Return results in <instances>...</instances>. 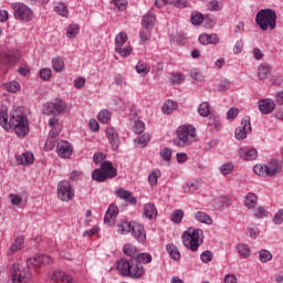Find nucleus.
Segmentation results:
<instances>
[{"mask_svg": "<svg viewBox=\"0 0 283 283\" xmlns=\"http://www.w3.org/2000/svg\"><path fill=\"white\" fill-rule=\"evenodd\" d=\"M0 125L6 132L13 129L18 138H25L30 134V124L28 115L23 113V108H15L8 114V108L2 106L0 108Z\"/></svg>", "mask_w": 283, "mask_h": 283, "instance_id": "nucleus-1", "label": "nucleus"}, {"mask_svg": "<svg viewBox=\"0 0 283 283\" xmlns=\"http://www.w3.org/2000/svg\"><path fill=\"white\" fill-rule=\"evenodd\" d=\"M117 271H119L120 275L124 277H132L133 280H138L145 274V268H143V264L136 262L134 259L130 261L120 259L117 262Z\"/></svg>", "mask_w": 283, "mask_h": 283, "instance_id": "nucleus-2", "label": "nucleus"}, {"mask_svg": "<svg viewBox=\"0 0 283 283\" xmlns=\"http://www.w3.org/2000/svg\"><path fill=\"white\" fill-rule=\"evenodd\" d=\"M117 229L122 235H127V233H132L133 238L140 242L142 244L145 243L147 240V234L145 233V228L137 222L122 220L117 224Z\"/></svg>", "mask_w": 283, "mask_h": 283, "instance_id": "nucleus-3", "label": "nucleus"}, {"mask_svg": "<svg viewBox=\"0 0 283 283\" xmlns=\"http://www.w3.org/2000/svg\"><path fill=\"white\" fill-rule=\"evenodd\" d=\"M181 240L186 249H189V251L196 252L198 251V249H200V244H202L203 242L202 230L189 228L181 235Z\"/></svg>", "mask_w": 283, "mask_h": 283, "instance_id": "nucleus-4", "label": "nucleus"}, {"mask_svg": "<svg viewBox=\"0 0 283 283\" xmlns=\"http://www.w3.org/2000/svg\"><path fill=\"white\" fill-rule=\"evenodd\" d=\"M277 14L273 9H262L256 13V25L263 31L275 30Z\"/></svg>", "mask_w": 283, "mask_h": 283, "instance_id": "nucleus-5", "label": "nucleus"}, {"mask_svg": "<svg viewBox=\"0 0 283 283\" xmlns=\"http://www.w3.org/2000/svg\"><path fill=\"white\" fill-rule=\"evenodd\" d=\"M32 280V273L30 272V268L13 263L10 269V283H30Z\"/></svg>", "mask_w": 283, "mask_h": 283, "instance_id": "nucleus-6", "label": "nucleus"}, {"mask_svg": "<svg viewBox=\"0 0 283 283\" xmlns=\"http://www.w3.org/2000/svg\"><path fill=\"white\" fill-rule=\"evenodd\" d=\"M117 170L114 168L112 161H104L101 165V168H96L92 172V178L95 182H105L109 178H116Z\"/></svg>", "mask_w": 283, "mask_h": 283, "instance_id": "nucleus-7", "label": "nucleus"}, {"mask_svg": "<svg viewBox=\"0 0 283 283\" xmlns=\"http://www.w3.org/2000/svg\"><path fill=\"white\" fill-rule=\"evenodd\" d=\"M71 109V103H66L61 98H55L54 102L46 103L43 106V114H46V116H50L51 114H54L55 116H61L63 114H67V112H70Z\"/></svg>", "mask_w": 283, "mask_h": 283, "instance_id": "nucleus-8", "label": "nucleus"}, {"mask_svg": "<svg viewBox=\"0 0 283 283\" xmlns=\"http://www.w3.org/2000/svg\"><path fill=\"white\" fill-rule=\"evenodd\" d=\"M196 142V127L184 125L178 128V147H189Z\"/></svg>", "mask_w": 283, "mask_h": 283, "instance_id": "nucleus-9", "label": "nucleus"}, {"mask_svg": "<svg viewBox=\"0 0 283 283\" xmlns=\"http://www.w3.org/2000/svg\"><path fill=\"white\" fill-rule=\"evenodd\" d=\"M11 8L13 10V17L17 19V21H24L28 23L34 19V12H32V9L25 3L15 2L11 4Z\"/></svg>", "mask_w": 283, "mask_h": 283, "instance_id": "nucleus-10", "label": "nucleus"}, {"mask_svg": "<svg viewBox=\"0 0 283 283\" xmlns=\"http://www.w3.org/2000/svg\"><path fill=\"white\" fill-rule=\"evenodd\" d=\"M57 198L62 200V202H70L74 198V188H72V184L67 180H62L57 184Z\"/></svg>", "mask_w": 283, "mask_h": 283, "instance_id": "nucleus-11", "label": "nucleus"}, {"mask_svg": "<svg viewBox=\"0 0 283 283\" xmlns=\"http://www.w3.org/2000/svg\"><path fill=\"white\" fill-rule=\"evenodd\" d=\"M50 280L52 283H73L74 282L72 274L63 270H54L50 275Z\"/></svg>", "mask_w": 283, "mask_h": 283, "instance_id": "nucleus-12", "label": "nucleus"}, {"mask_svg": "<svg viewBox=\"0 0 283 283\" xmlns=\"http://www.w3.org/2000/svg\"><path fill=\"white\" fill-rule=\"evenodd\" d=\"M249 132H251V117L245 116L241 122V126L235 129L237 140H244Z\"/></svg>", "mask_w": 283, "mask_h": 283, "instance_id": "nucleus-13", "label": "nucleus"}, {"mask_svg": "<svg viewBox=\"0 0 283 283\" xmlns=\"http://www.w3.org/2000/svg\"><path fill=\"white\" fill-rule=\"evenodd\" d=\"M106 138L108 139L111 149H113V151H116L118 147H120V138L118 137L116 128L108 126L106 128Z\"/></svg>", "mask_w": 283, "mask_h": 283, "instance_id": "nucleus-14", "label": "nucleus"}, {"mask_svg": "<svg viewBox=\"0 0 283 283\" xmlns=\"http://www.w3.org/2000/svg\"><path fill=\"white\" fill-rule=\"evenodd\" d=\"M56 151L60 158L67 159L72 156V151H73L72 145L70 144V142L62 140L57 144Z\"/></svg>", "mask_w": 283, "mask_h": 283, "instance_id": "nucleus-15", "label": "nucleus"}, {"mask_svg": "<svg viewBox=\"0 0 283 283\" xmlns=\"http://www.w3.org/2000/svg\"><path fill=\"white\" fill-rule=\"evenodd\" d=\"M199 43H201V45H218V43H220V38H218V34L216 33H201L199 35Z\"/></svg>", "mask_w": 283, "mask_h": 283, "instance_id": "nucleus-16", "label": "nucleus"}, {"mask_svg": "<svg viewBox=\"0 0 283 283\" xmlns=\"http://www.w3.org/2000/svg\"><path fill=\"white\" fill-rule=\"evenodd\" d=\"M15 160L18 165L28 167V165H32L34 163V154L30 151L22 153L21 155L15 156Z\"/></svg>", "mask_w": 283, "mask_h": 283, "instance_id": "nucleus-17", "label": "nucleus"}, {"mask_svg": "<svg viewBox=\"0 0 283 283\" xmlns=\"http://www.w3.org/2000/svg\"><path fill=\"white\" fill-rule=\"evenodd\" d=\"M115 196H117V198H120V200H125V202H129V205H136L137 202L134 195L129 192V190H125L123 188L115 190Z\"/></svg>", "mask_w": 283, "mask_h": 283, "instance_id": "nucleus-18", "label": "nucleus"}, {"mask_svg": "<svg viewBox=\"0 0 283 283\" xmlns=\"http://www.w3.org/2000/svg\"><path fill=\"white\" fill-rule=\"evenodd\" d=\"M25 247V239L23 237H18L14 242L9 247L7 255H14L18 251H21Z\"/></svg>", "mask_w": 283, "mask_h": 283, "instance_id": "nucleus-19", "label": "nucleus"}, {"mask_svg": "<svg viewBox=\"0 0 283 283\" xmlns=\"http://www.w3.org/2000/svg\"><path fill=\"white\" fill-rule=\"evenodd\" d=\"M239 156L243 160H255L258 158V150L254 148H240Z\"/></svg>", "mask_w": 283, "mask_h": 283, "instance_id": "nucleus-20", "label": "nucleus"}, {"mask_svg": "<svg viewBox=\"0 0 283 283\" xmlns=\"http://www.w3.org/2000/svg\"><path fill=\"white\" fill-rule=\"evenodd\" d=\"M259 109L262 114H271L275 109V102L272 99H261L259 102Z\"/></svg>", "mask_w": 283, "mask_h": 283, "instance_id": "nucleus-21", "label": "nucleus"}, {"mask_svg": "<svg viewBox=\"0 0 283 283\" xmlns=\"http://www.w3.org/2000/svg\"><path fill=\"white\" fill-rule=\"evenodd\" d=\"M280 163L277 160H272L265 164V176H276V174H280Z\"/></svg>", "mask_w": 283, "mask_h": 283, "instance_id": "nucleus-22", "label": "nucleus"}, {"mask_svg": "<svg viewBox=\"0 0 283 283\" xmlns=\"http://www.w3.org/2000/svg\"><path fill=\"white\" fill-rule=\"evenodd\" d=\"M155 23L156 15H154L153 13H146L142 20V28H144L145 30H154Z\"/></svg>", "mask_w": 283, "mask_h": 283, "instance_id": "nucleus-23", "label": "nucleus"}, {"mask_svg": "<svg viewBox=\"0 0 283 283\" xmlns=\"http://www.w3.org/2000/svg\"><path fill=\"white\" fill-rule=\"evenodd\" d=\"M144 216L148 218V220H154L158 216V210L156 209V205L146 203L144 206Z\"/></svg>", "mask_w": 283, "mask_h": 283, "instance_id": "nucleus-24", "label": "nucleus"}, {"mask_svg": "<svg viewBox=\"0 0 283 283\" xmlns=\"http://www.w3.org/2000/svg\"><path fill=\"white\" fill-rule=\"evenodd\" d=\"M116 54H119V56H123L124 59H127V56L132 55V52H134V48H132V44L127 43L123 46L115 48Z\"/></svg>", "mask_w": 283, "mask_h": 283, "instance_id": "nucleus-25", "label": "nucleus"}, {"mask_svg": "<svg viewBox=\"0 0 283 283\" xmlns=\"http://www.w3.org/2000/svg\"><path fill=\"white\" fill-rule=\"evenodd\" d=\"M270 72H271V65L266 63L259 65V71H258L259 81H266V78H269Z\"/></svg>", "mask_w": 283, "mask_h": 283, "instance_id": "nucleus-26", "label": "nucleus"}, {"mask_svg": "<svg viewBox=\"0 0 283 283\" xmlns=\"http://www.w3.org/2000/svg\"><path fill=\"white\" fill-rule=\"evenodd\" d=\"M116 216H118V207H116V205H111L104 217V222L109 224V222H112L113 218H116Z\"/></svg>", "mask_w": 283, "mask_h": 283, "instance_id": "nucleus-27", "label": "nucleus"}, {"mask_svg": "<svg viewBox=\"0 0 283 283\" xmlns=\"http://www.w3.org/2000/svg\"><path fill=\"white\" fill-rule=\"evenodd\" d=\"M200 189L198 181H186L182 185V190L185 193H196Z\"/></svg>", "mask_w": 283, "mask_h": 283, "instance_id": "nucleus-28", "label": "nucleus"}, {"mask_svg": "<svg viewBox=\"0 0 283 283\" xmlns=\"http://www.w3.org/2000/svg\"><path fill=\"white\" fill-rule=\"evenodd\" d=\"M245 207L248 209H255L258 207V196L253 192H249L245 196Z\"/></svg>", "mask_w": 283, "mask_h": 283, "instance_id": "nucleus-29", "label": "nucleus"}, {"mask_svg": "<svg viewBox=\"0 0 283 283\" xmlns=\"http://www.w3.org/2000/svg\"><path fill=\"white\" fill-rule=\"evenodd\" d=\"M137 74L145 76L148 72H151V67L145 61H139L135 66Z\"/></svg>", "mask_w": 283, "mask_h": 283, "instance_id": "nucleus-30", "label": "nucleus"}, {"mask_svg": "<svg viewBox=\"0 0 283 283\" xmlns=\"http://www.w3.org/2000/svg\"><path fill=\"white\" fill-rule=\"evenodd\" d=\"M54 12H56V14H59L60 17H67V14L70 13L65 3L63 2H56L54 3L53 7Z\"/></svg>", "mask_w": 283, "mask_h": 283, "instance_id": "nucleus-31", "label": "nucleus"}, {"mask_svg": "<svg viewBox=\"0 0 283 283\" xmlns=\"http://www.w3.org/2000/svg\"><path fill=\"white\" fill-rule=\"evenodd\" d=\"M52 67L54 72H63L65 70V62L63 57L56 56L52 59Z\"/></svg>", "mask_w": 283, "mask_h": 283, "instance_id": "nucleus-32", "label": "nucleus"}, {"mask_svg": "<svg viewBox=\"0 0 283 283\" xmlns=\"http://www.w3.org/2000/svg\"><path fill=\"white\" fill-rule=\"evenodd\" d=\"M123 45H127V33L125 31H120L115 36V48H123Z\"/></svg>", "mask_w": 283, "mask_h": 283, "instance_id": "nucleus-33", "label": "nucleus"}, {"mask_svg": "<svg viewBox=\"0 0 283 283\" xmlns=\"http://www.w3.org/2000/svg\"><path fill=\"white\" fill-rule=\"evenodd\" d=\"M123 252L125 255H128L129 258H133V260H136V256L138 255V250L133 244H125L123 247Z\"/></svg>", "mask_w": 283, "mask_h": 283, "instance_id": "nucleus-34", "label": "nucleus"}, {"mask_svg": "<svg viewBox=\"0 0 283 283\" xmlns=\"http://www.w3.org/2000/svg\"><path fill=\"white\" fill-rule=\"evenodd\" d=\"M190 21L192 25H202V23H205V14L198 11L192 12L190 15Z\"/></svg>", "mask_w": 283, "mask_h": 283, "instance_id": "nucleus-35", "label": "nucleus"}, {"mask_svg": "<svg viewBox=\"0 0 283 283\" xmlns=\"http://www.w3.org/2000/svg\"><path fill=\"white\" fill-rule=\"evenodd\" d=\"M14 63V56L10 53H0V65L4 67Z\"/></svg>", "mask_w": 283, "mask_h": 283, "instance_id": "nucleus-36", "label": "nucleus"}, {"mask_svg": "<svg viewBox=\"0 0 283 283\" xmlns=\"http://www.w3.org/2000/svg\"><path fill=\"white\" fill-rule=\"evenodd\" d=\"M3 87L4 90H7V92H11V94H17V92L21 90V84H19V82L17 81H11L9 83H4Z\"/></svg>", "mask_w": 283, "mask_h": 283, "instance_id": "nucleus-37", "label": "nucleus"}, {"mask_svg": "<svg viewBox=\"0 0 283 283\" xmlns=\"http://www.w3.org/2000/svg\"><path fill=\"white\" fill-rule=\"evenodd\" d=\"M149 140H151V135H149L148 133H145L144 135L135 138L134 143L135 145H139L140 147H146Z\"/></svg>", "mask_w": 283, "mask_h": 283, "instance_id": "nucleus-38", "label": "nucleus"}, {"mask_svg": "<svg viewBox=\"0 0 283 283\" xmlns=\"http://www.w3.org/2000/svg\"><path fill=\"white\" fill-rule=\"evenodd\" d=\"M196 220H198V222H202L203 224H212L213 222L211 217L202 211L196 213Z\"/></svg>", "mask_w": 283, "mask_h": 283, "instance_id": "nucleus-39", "label": "nucleus"}, {"mask_svg": "<svg viewBox=\"0 0 283 283\" xmlns=\"http://www.w3.org/2000/svg\"><path fill=\"white\" fill-rule=\"evenodd\" d=\"M151 36V29H145L139 32V43L140 45H145L147 41H149V38Z\"/></svg>", "mask_w": 283, "mask_h": 283, "instance_id": "nucleus-40", "label": "nucleus"}, {"mask_svg": "<svg viewBox=\"0 0 283 283\" xmlns=\"http://www.w3.org/2000/svg\"><path fill=\"white\" fill-rule=\"evenodd\" d=\"M166 251L170 255L171 260H178V247L174 243H168L166 245Z\"/></svg>", "mask_w": 283, "mask_h": 283, "instance_id": "nucleus-41", "label": "nucleus"}, {"mask_svg": "<svg viewBox=\"0 0 283 283\" xmlns=\"http://www.w3.org/2000/svg\"><path fill=\"white\" fill-rule=\"evenodd\" d=\"M207 8L210 10V12H220V10L223 8V4L218 0H211L208 2Z\"/></svg>", "mask_w": 283, "mask_h": 283, "instance_id": "nucleus-42", "label": "nucleus"}, {"mask_svg": "<svg viewBox=\"0 0 283 283\" xmlns=\"http://www.w3.org/2000/svg\"><path fill=\"white\" fill-rule=\"evenodd\" d=\"M137 264H149L151 262V254L149 253H140L134 259Z\"/></svg>", "mask_w": 283, "mask_h": 283, "instance_id": "nucleus-43", "label": "nucleus"}, {"mask_svg": "<svg viewBox=\"0 0 283 283\" xmlns=\"http://www.w3.org/2000/svg\"><path fill=\"white\" fill-rule=\"evenodd\" d=\"M211 105H209V102H203L198 107L199 116L207 117L210 114Z\"/></svg>", "mask_w": 283, "mask_h": 283, "instance_id": "nucleus-44", "label": "nucleus"}, {"mask_svg": "<svg viewBox=\"0 0 283 283\" xmlns=\"http://www.w3.org/2000/svg\"><path fill=\"white\" fill-rule=\"evenodd\" d=\"M97 118L99 123H103V125H107L112 118V114L107 109H103L98 113Z\"/></svg>", "mask_w": 283, "mask_h": 283, "instance_id": "nucleus-45", "label": "nucleus"}, {"mask_svg": "<svg viewBox=\"0 0 283 283\" xmlns=\"http://www.w3.org/2000/svg\"><path fill=\"white\" fill-rule=\"evenodd\" d=\"M237 249L241 258H249L251 255V248L244 243H239Z\"/></svg>", "mask_w": 283, "mask_h": 283, "instance_id": "nucleus-46", "label": "nucleus"}, {"mask_svg": "<svg viewBox=\"0 0 283 283\" xmlns=\"http://www.w3.org/2000/svg\"><path fill=\"white\" fill-rule=\"evenodd\" d=\"M78 32H80L78 24H71L66 30V36L69 39H76Z\"/></svg>", "mask_w": 283, "mask_h": 283, "instance_id": "nucleus-47", "label": "nucleus"}, {"mask_svg": "<svg viewBox=\"0 0 283 283\" xmlns=\"http://www.w3.org/2000/svg\"><path fill=\"white\" fill-rule=\"evenodd\" d=\"M27 264H28V269H30V266H41V259L39 254H34L33 256L29 258L27 260Z\"/></svg>", "mask_w": 283, "mask_h": 283, "instance_id": "nucleus-48", "label": "nucleus"}, {"mask_svg": "<svg viewBox=\"0 0 283 283\" xmlns=\"http://www.w3.org/2000/svg\"><path fill=\"white\" fill-rule=\"evenodd\" d=\"M176 109V102L168 99L164 105H163V112L164 114H171Z\"/></svg>", "mask_w": 283, "mask_h": 283, "instance_id": "nucleus-49", "label": "nucleus"}, {"mask_svg": "<svg viewBox=\"0 0 283 283\" xmlns=\"http://www.w3.org/2000/svg\"><path fill=\"white\" fill-rule=\"evenodd\" d=\"M219 171L222 176H229L233 171V164L227 163L223 164L220 168Z\"/></svg>", "mask_w": 283, "mask_h": 283, "instance_id": "nucleus-50", "label": "nucleus"}, {"mask_svg": "<svg viewBox=\"0 0 283 283\" xmlns=\"http://www.w3.org/2000/svg\"><path fill=\"white\" fill-rule=\"evenodd\" d=\"M40 78H42V81H50V78H52V69L50 67H45V69H41L39 72Z\"/></svg>", "mask_w": 283, "mask_h": 283, "instance_id": "nucleus-51", "label": "nucleus"}, {"mask_svg": "<svg viewBox=\"0 0 283 283\" xmlns=\"http://www.w3.org/2000/svg\"><path fill=\"white\" fill-rule=\"evenodd\" d=\"M253 171L256 176H263V178H266V167L265 165L258 164L253 167Z\"/></svg>", "mask_w": 283, "mask_h": 283, "instance_id": "nucleus-52", "label": "nucleus"}, {"mask_svg": "<svg viewBox=\"0 0 283 283\" xmlns=\"http://www.w3.org/2000/svg\"><path fill=\"white\" fill-rule=\"evenodd\" d=\"M158 178H160V170H154L149 176H148V182L154 187V185H158Z\"/></svg>", "mask_w": 283, "mask_h": 283, "instance_id": "nucleus-53", "label": "nucleus"}, {"mask_svg": "<svg viewBox=\"0 0 283 283\" xmlns=\"http://www.w3.org/2000/svg\"><path fill=\"white\" fill-rule=\"evenodd\" d=\"M201 262L209 264L213 260V252L207 250L200 254Z\"/></svg>", "mask_w": 283, "mask_h": 283, "instance_id": "nucleus-54", "label": "nucleus"}, {"mask_svg": "<svg viewBox=\"0 0 283 283\" xmlns=\"http://www.w3.org/2000/svg\"><path fill=\"white\" fill-rule=\"evenodd\" d=\"M259 259H260L262 262L266 263V262H270V260L273 259V255H271V252H269V251H266V250H261V251L259 252Z\"/></svg>", "mask_w": 283, "mask_h": 283, "instance_id": "nucleus-55", "label": "nucleus"}, {"mask_svg": "<svg viewBox=\"0 0 283 283\" xmlns=\"http://www.w3.org/2000/svg\"><path fill=\"white\" fill-rule=\"evenodd\" d=\"M171 154H172L171 148H165L159 153L160 158H163V160H165L166 163H169L171 160Z\"/></svg>", "mask_w": 283, "mask_h": 283, "instance_id": "nucleus-56", "label": "nucleus"}, {"mask_svg": "<svg viewBox=\"0 0 283 283\" xmlns=\"http://www.w3.org/2000/svg\"><path fill=\"white\" fill-rule=\"evenodd\" d=\"M9 199L11 201V205H13L14 207H19V205L23 202V197L14 193H10Z\"/></svg>", "mask_w": 283, "mask_h": 283, "instance_id": "nucleus-57", "label": "nucleus"}, {"mask_svg": "<svg viewBox=\"0 0 283 283\" xmlns=\"http://www.w3.org/2000/svg\"><path fill=\"white\" fill-rule=\"evenodd\" d=\"M133 130L135 134H143V132H145V122L143 120L135 122Z\"/></svg>", "mask_w": 283, "mask_h": 283, "instance_id": "nucleus-58", "label": "nucleus"}, {"mask_svg": "<svg viewBox=\"0 0 283 283\" xmlns=\"http://www.w3.org/2000/svg\"><path fill=\"white\" fill-rule=\"evenodd\" d=\"M107 158V156L103 153H96L93 156V163H95V165H103V163H105V159Z\"/></svg>", "mask_w": 283, "mask_h": 283, "instance_id": "nucleus-59", "label": "nucleus"}, {"mask_svg": "<svg viewBox=\"0 0 283 283\" xmlns=\"http://www.w3.org/2000/svg\"><path fill=\"white\" fill-rule=\"evenodd\" d=\"M98 231H101V228H98V226H94L93 228L83 232V238H92V235H96Z\"/></svg>", "mask_w": 283, "mask_h": 283, "instance_id": "nucleus-60", "label": "nucleus"}, {"mask_svg": "<svg viewBox=\"0 0 283 283\" xmlns=\"http://www.w3.org/2000/svg\"><path fill=\"white\" fill-rule=\"evenodd\" d=\"M39 255H40V265H50L52 264V262H54L52 256L48 254H39Z\"/></svg>", "mask_w": 283, "mask_h": 283, "instance_id": "nucleus-61", "label": "nucleus"}, {"mask_svg": "<svg viewBox=\"0 0 283 283\" xmlns=\"http://www.w3.org/2000/svg\"><path fill=\"white\" fill-rule=\"evenodd\" d=\"M54 147H56V142L54 140V138H51L49 136L46 142H45L44 149L46 151H52V149H54Z\"/></svg>", "mask_w": 283, "mask_h": 283, "instance_id": "nucleus-62", "label": "nucleus"}, {"mask_svg": "<svg viewBox=\"0 0 283 283\" xmlns=\"http://www.w3.org/2000/svg\"><path fill=\"white\" fill-rule=\"evenodd\" d=\"M75 90H83L85 87V80L84 77H76L73 82Z\"/></svg>", "mask_w": 283, "mask_h": 283, "instance_id": "nucleus-63", "label": "nucleus"}, {"mask_svg": "<svg viewBox=\"0 0 283 283\" xmlns=\"http://www.w3.org/2000/svg\"><path fill=\"white\" fill-rule=\"evenodd\" d=\"M231 87V82L229 80H222L219 84V92H228Z\"/></svg>", "mask_w": 283, "mask_h": 283, "instance_id": "nucleus-64", "label": "nucleus"}]
</instances>
